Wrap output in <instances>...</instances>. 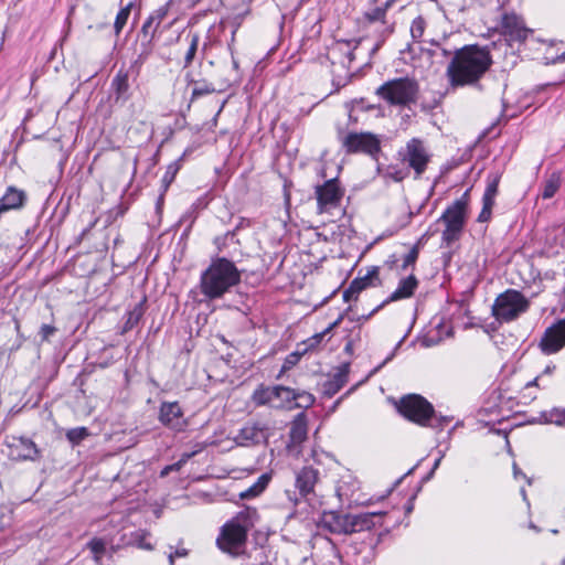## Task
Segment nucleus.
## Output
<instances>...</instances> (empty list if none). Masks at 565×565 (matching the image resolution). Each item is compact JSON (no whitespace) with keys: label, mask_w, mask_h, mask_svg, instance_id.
Here are the masks:
<instances>
[{"label":"nucleus","mask_w":565,"mask_h":565,"mask_svg":"<svg viewBox=\"0 0 565 565\" xmlns=\"http://www.w3.org/2000/svg\"><path fill=\"white\" fill-rule=\"evenodd\" d=\"M180 167L178 162H172L167 167V170L162 177V186L163 191L166 192L170 184L173 182Z\"/></svg>","instance_id":"nucleus-34"},{"label":"nucleus","mask_w":565,"mask_h":565,"mask_svg":"<svg viewBox=\"0 0 565 565\" xmlns=\"http://www.w3.org/2000/svg\"><path fill=\"white\" fill-rule=\"evenodd\" d=\"M175 555H177V556H185V555H186V551H185V550L177 551V552H175Z\"/></svg>","instance_id":"nucleus-51"},{"label":"nucleus","mask_w":565,"mask_h":565,"mask_svg":"<svg viewBox=\"0 0 565 565\" xmlns=\"http://www.w3.org/2000/svg\"><path fill=\"white\" fill-rule=\"evenodd\" d=\"M561 186V174L552 173L543 183L542 198L547 200L553 198Z\"/></svg>","instance_id":"nucleus-28"},{"label":"nucleus","mask_w":565,"mask_h":565,"mask_svg":"<svg viewBox=\"0 0 565 565\" xmlns=\"http://www.w3.org/2000/svg\"><path fill=\"white\" fill-rule=\"evenodd\" d=\"M341 320V317L338 318L334 322H332L328 328H326L323 331L319 332V333H316L313 334L312 337H310L309 339H307L303 344L306 345V349L305 351L307 350H312L315 349L316 347H318L321 341L323 340V338L333 329L335 328L339 322Z\"/></svg>","instance_id":"nucleus-31"},{"label":"nucleus","mask_w":565,"mask_h":565,"mask_svg":"<svg viewBox=\"0 0 565 565\" xmlns=\"http://www.w3.org/2000/svg\"><path fill=\"white\" fill-rule=\"evenodd\" d=\"M385 305L386 303H384V301H383L379 307H376L373 311H371V315H374L375 311H377L379 309H381Z\"/></svg>","instance_id":"nucleus-54"},{"label":"nucleus","mask_w":565,"mask_h":565,"mask_svg":"<svg viewBox=\"0 0 565 565\" xmlns=\"http://www.w3.org/2000/svg\"><path fill=\"white\" fill-rule=\"evenodd\" d=\"M276 395H277V385L276 386H258L253 395L252 401L256 406H271L276 408Z\"/></svg>","instance_id":"nucleus-23"},{"label":"nucleus","mask_w":565,"mask_h":565,"mask_svg":"<svg viewBox=\"0 0 565 565\" xmlns=\"http://www.w3.org/2000/svg\"><path fill=\"white\" fill-rule=\"evenodd\" d=\"M412 509H413V507H412V505H408V507H407V512H411V511H412Z\"/></svg>","instance_id":"nucleus-59"},{"label":"nucleus","mask_w":565,"mask_h":565,"mask_svg":"<svg viewBox=\"0 0 565 565\" xmlns=\"http://www.w3.org/2000/svg\"><path fill=\"white\" fill-rule=\"evenodd\" d=\"M395 0H387L383 7H377L365 13V18L370 22L381 21L384 22L387 9Z\"/></svg>","instance_id":"nucleus-33"},{"label":"nucleus","mask_w":565,"mask_h":565,"mask_svg":"<svg viewBox=\"0 0 565 565\" xmlns=\"http://www.w3.org/2000/svg\"><path fill=\"white\" fill-rule=\"evenodd\" d=\"M349 364H343L338 371L323 384V394L332 397L337 394L348 382Z\"/></svg>","instance_id":"nucleus-19"},{"label":"nucleus","mask_w":565,"mask_h":565,"mask_svg":"<svg viewBox=\"0 0 565 565\" xmlns=\"http://www.w3.org/2000/svg\"><path fill=\"white\" fill-rule=\"evenodd\" d=\"M350 513H339L335 511L324 512L322 515V526L334 534H350Z\"/></svg>","instance_id":"nucleus-17"},{"label":"nucleus","mask_w":565,"mask_h":565,"mask_svg":"<svg viewBox=\"0 0 565 565\" xmlns=\"http://www.w3.org/2000/svg\"><path fill=\"white\" fill-rule=\"evenodd\" d=\"M498 184L499 181L497 178H494L492 181L488 183L482 196V201L494 203V199L498 193Z\"/></svg>","instance_id":"nucleus-40"},{"label":"nucleus","mask_w":565,"mask_h":565,"mask_svg":"<svg viewBox=\"0 0 565 565\" xmlns=\"http://www.w3.org/2000/svg\"><path fill=\"white\" fill-rule=\"evenodd\" d=\"M315 195L318 213L332 215L335 210L340 209L344 189L340 185L339 180L334 178L317 185Z\"/></svg>","instance_id":"nucleus-9"},{"label":"nucleus","mask_w":565,"mask_h":565,"mask_svg":"<svg viewBox=\"0 0 565 565\" xmlns=\"http://www.w3.org/2000/svg\"><path fill=\"white\" fill-rule=\"evenodd\" d=\"M106 541L104 539L94 537L87 543V548L92 552L96 564L100 565L103 556L106 553Z\"/></svg>","instance_id":"nucleus-30"},{"label":"nucleus","mask_w":565,"mask_h":565,"mask_svg":"<svg viewBox=\"0 0 565 565\" xmlns=\"http://www.w3.org/2000/svg\"><path fill=\"white\" fill-rule=\"evenodd\" d=\"M214 92H215V88L213 86L204 85V86H200V87H194L193 92H192V96L200 97V96L207 95V94H211Z\"/></svg>","instance_id":"nucleus-45"},{"label":"nucleus","mask_w":565,"mask_h":565,"mask_svg":"<svg viewBox=\"0 0 565 565\" xmlns=\"http://www.w3.org/2000/svg\"><path fill=\"white\" fill-rule=\"evenodd\" d=\"M89 435L88 429L86 427H76L72 428L66 433V437L68 441L74 445L79 444Z\"/></svg>","instance_id":"nucleus-35"},{"label":"nucleus","mask_w":565,"mask_h":565,"mask_svg":"<svg viewBox=\"0 0 565 565\" xmlns=\"http://www.w3.org/2000/svg\"><path fill=\"white\" fill-rule=\"evenodd\" d=\"M501 29L503 35L507 36L508 41L511 43H523L527 36L532 34V30L525 26L523 19L513 12L502 15Z\"/></svg>","instance_id":"nucleus-12"},{"label":"nucleus","mask_w":565,"mask_h":565,"mask_svg":"<svg viewBox=\"0 0 565 565\" xmlns=\"http://www.w3.org/2000/svg\"><path fill=\"white\" fill-rule=\"evenodd\" d=\"M562 565H565V558L562 561Z\"/></svg>","instance_id":"nucleus-60"},{"label":"nucleus","mask_w":565,"mask_h":565,"mask_svg":"<svg viewBox=\"0 0 565 565\" xmlns=\"http://www.w3.org/2000/svg\"><path fill=\"white\" fill-rule=\"evenodd\" d=\"M468 203L469 191H466L460 199L456 200L444 211L439 218L445 224L441 238L447 246L458 241L463 231Z\"/></svg>","instance_id":"nucleus-6"},{"label":"nucleus","mask_w":565,"mask_h":565,"mask_svg":"<svg viewBox=\"0 0 565 565\" xmlns=\"http://www.w3.org/2000/svg\"><path fill=\"white\" fill-rule=\"evenodd\" d=\"M296 398V391L282 385H277L276 408L292 407L291 404Z\"/></svg>","instance_id":"nucleus-27"},{"label":"nucleus","mask_w":565,"mask_h":565,"mask_svg":"<svg viewBox=\"0 0 565 565\" xmlns=\"http://www.w3.org/2000/svg\"><path fill=\"white\" fill-rule=\"evenodd\" d=\"M565 347V319H561L548 327L541 341L540 348L545 354H553Z\"/></svg>","instance_id":"nucleus-13"},{"label":"nucleus","mask_w":565,"mask_h":565,"mask_svg":"<svg viewBox=\"0 0 565 565\" xmlns=\"http://www.w3.org/2000/svg\"><path fill=\"white\" fill-rule=\"evenodd\" d=\"M417 286L418 281L416 277L414 275H409L408 277L399 281L395 291L391 294V296L384 301V303L412 297Z\"/></svg>","instance_id":"nucleus-20"},{"label":"nucleus","mask_w":565,"mask_h":565,"mask_svg":"<svg viewBox=\"0 0 565 565\" xmlns=\"http://www.w3.org/2000/svg\"><path fill=\"white\" fill-rule=\"evenodd\" d=\"M379 285H381L379 268L373 267L363 277H358L350 284L349 288L343 292V298L345 301L356 299L362 290Z\"/></svg>","instance_id":"nucleus-15"},{"label":"nucleus","mask_w":565,"mask_h":565,"mask_svg":"<svg viewBox=\"0 0 565 565\" xmlns=\"http://www.w3.org/2000/svg\"><path fill=\"white\" fill-rule=\"evenodd\" d=\"M140 316H141L140 311L135 310V311L130 312L129 319L127 321V326L129 324L131 327L135 322H137L139 320Z\"/></svg>","instance_id":"nucleus-47"},{"label":"nucleus","mask_w":565,"mask_h":565,"mask_svg":"<svg viewBox=\"0 0 565 565\" xmlns=\"http://www.w3.org/2000/svg\"><path fill=\"white\" fill-rule=\"evenodd\" d=\"M492 64L490 52L484 47L468 45L456 51L447 67L451 87L476 85Z\"/></svg>","instance_id":"nucleus-1"},{"label":"nucleus","mask_w":565,"mask_h":565,"mask_svg":"<svg viewBox=\"0 0 565 565\" xmlns=\"http://www.w3.org/2000/svg\"><path fill=\"white\" fill-rule=\"evenodd\" d=\"M271 480L270 473H263L258 479L246 490L242 491L238 497L242 500H250L260 495L268 487Z\"/></svg>","instance_id":"nucleus-25"},{"label":"nucleus","mask_w":565,"mask_h":565,"mask_svg":"<svg viewBox=\"0 0 565 565\" xmlns=\"http://www.w3.org/2000/svg\"><path fill=\"white\" fill-rule=\"evenodd\" d=\"M159 420L166 427L182 431L185 429L188 422L178 402H163L159 409Z\"/></svg>","instance_id":"nucleus-14"},{"label":"nucleus","mask_w":565,"mask_h":565,"mask_svg":"<svg viewBox=\"0 0 565 565\" xmlns=\"http://www.w3.org/2000/svg\"><path fill=\"white\" fill-rule=\"evenodd\" d=\"M158 28H154V23L148 18L142 26H141V35L143 39V45L146 46L142 53L139 55L138 60L134 62L131 67H135L137 64L141 65L142 62L147 58V56L151 52L150 44L152 40L154 39L156 32Z\"/></svg>","instance_id":"nucleus-21"},{"label":"nucleus","mask_w":565,"mask_h":565,"mask_svg":"<svg viewBox=\"0 0 565 565\" xmlns=\"http://www.w3.org/2000/svg\"><path fill=\"white\" fill-rule=\"evenodd\" d=\"M239 279V271L232 262L217 258L201 274L199 287L206 299L214 300L237 285Z\"/></svg>","instance_id":"nucleus-2"},{"label":"nucleus","mask_w":565,"mask_h":565,"mask_svg":"<svg viewBox=\"0 0 565 565\" xmlns=\"http://www.w3.org/2000/svg\"><path fill=\"white\" fill-rule=\"evenodd\" d=\"M545 423H553L558 426L565 425V413L559 411H552L548 414H544Z\"/></svg>","instance_id":"nucleus-42"},{"label":"nucleus","mask_w":565,"mask_h":565,"mask_svg":"<svg viewBox=\"0 0 565 565\" xmlns=\"http://www.w3.org/2000/svg\"><path fill=\"white\" fill-rule=\"evenodd\" d=\"M253 514H256L255 510L242 511L221 527L216 545L222 552L233 557L245 553L248 531L254 525Z\"/></svg>","instance_id":"nucleus-3"},{"label":"nucleus","mask_w":565,"mask_h":565,"mask_svg":"<svg viewBox=\"0 0 565 565\" xmlns=\"http://www.w3.org/2000/svg\"><path fill=\"white\" fill-rule=\"evenodd\" d=\"M111 88L115 92L116 103L119 100L126 102L128 99L129 85V73L125 70H119L118 73L111 81Z\"/></svg>","instance_id":"nucleus-22"},{"label":"nucleus","mask_w":565,"mask_h":565,"mask_svg":"<svg viewBox=\"0 0 565 565\" xmlns=\"http://www.w3.org/2000/svg\"><path fill=\"white\" fill-rule=\"evenodd\" d=\"M513 473L514 477L518 479L519 477L525 478V476L521 472V470L516 467V465H513Z\"/></svg>","instance_id":"nucleus-49"},{"label":"nucleus","mask_w":565,"mask_h":565,"mask_svg":"<svg viewBox=\"0 0 565 565\" xmlns=\"http://www.w3.org/2000/svg\"><path fill=\"white\" fill-rule=\"evenodd\" d=\"M290 438L294 443H301L307 438V420L303 414H299L292 422Z\"/></svg>","instance_id":"nucleus-26"},{"label":"nucleus","mask_w":565,"mask_h":565,"mask_svg":"<svg viewBox=\"0 0 565 565\" xmlns=\"http://www.w3.org/2000/svg\"><path fill=\"white\" fill-rule=\"evenodd\" d=\"M418 92L419 86L414 78L399 77L379 86L375 94L391 106L405 107L416 103Z\"/></svg>","instance_id":"nucleus-5"},{"label":"nucleus","mask_w":565,"mask_h":565,"mask_svg":"<svg viewBox=\"0 0 565 565\" xmlns=\"http://www.w3.org/2000/svg\"><path fill=\"white\" fill-rule=\"evenodd\" d=\"M529 306V300L520 291L509 289L494 300L492 316L500 322H510L525 312Z\"/></svg>","instance_id":"nucleus-7"},{"label":"nucleus","mask_w":565,"mask_h":565,"mask_svg":"<svg viewBox=\"0 0 565 565\" xmlns=\"http://www.w3.org/2000/svg\"><path fill=\"white\" fill-rule=\"evenodd\" d=\"M320 463L321 459L313 454L312 463L305 465L296 472L295 487L301 498L306 499L315 493V488L321 480Z\"/></svg>","instance_id":"nucleus-10"},{"label":"nucleus","mask_w":565,"mask_h":565,"mask_svg":"<svg viewBox=\"0 0 565 565\" xmlns=\"http://www.w3.org/2000/svg\"><path fill=\"white\" fill-rule=\"evenodd\" d=\"M521 494H522L523 499L525 500L526 499V492H525L524 489H521Z\"/></svg>","instance_id":"nucleus-57"},{"label":"nucleus","mask_w":565,"mask_h":565,"mask_svg":"<svg viewBox=\"0 0 565 565\" xmlns=\"http://www.w3.org/2000/svg\"><path fill=\"white\" fill-rule=\"evenodd\" d=\"M193 455H194V452L183 454L179 461H177V462H174L172 465L166 466L161 470L160 476L161 477H167L172 471H179Z\"/></svg>","instance_id":"nucleus-38"},{"label":"nucleus","mask_w":565,"mask_h":565,"mask_svg":"<svg viewBox=\"0 0 565 565\" xmlns=\"http://www.w3.org/2000/svg\"><path fill=\"white\" fill-rule=\"evenodd\" d=\"M341 142L349 153L362 152L375 157L381 150L380 139L371 132H350Z\"/></svg>","instance_id":"nucleus-11"},{"label":"nucleus","mask_w":565,"mask_h":565,"mask_svg":"<svg viewBox=\"0 0 565 565\" xmlns=\"http://www.w3.org/2000/svg\"><path fill=\"white\" fill-rule=\"evenodd\" d=\"M540 379H541V377H540V376H537V377H535L533 381L529 382V383L526 384L525 388H529V387H531V386H533V385L539 386V381H540Z\"/></svg>","instance_id":"nucleus-50"},{"label":"nucleus","mask_w":565,"mask_h":565,"mask_svg":"<svg viewBox=\"0 0 565 565\" xmlns=\"http://www.w3.org/2000/svg\"><path fill=\"white\" fill-rule=\"evenodd\" d=\"M265 438L264 429L256 424H247L239 429L234 441L242 447H248L262 443Z\"/></svg>","instance_id":"nucleus-18"},{"label":"nucleus","mask_w":565,"mask_h":565,"mask_svg":"<svg viewBox=\"0 0 565 565\" xmlns=\"http://www.w3.org/2000/svg\"><path fill=\"white\" fill-rule=\"evenodd\" d=\"M170 565H174V555L172 553L169 554Z\"/></svg>","instance_id":"nucleus-52"},{"label":"nucleus","mask_w":565,"mask_h":565,"mask_svg":"<svg viewBox=\"0 0 565 565\" xmlns=\"http://www.w3.org/2000/svg\"><path fill=\"white\" fill-rule=\"evenodd\" d=\"M418 254H419L418 246L417 245L413 246L411 248V250L405 255V257L403 259L402 268L406 269L408 266L414 265L418 258Z\"/></svg>","instance_id":"nucleus-43"},{"label":"nucleus","mask_w":565,"mask_h":565,"mask_svg":"<svg viewBox=\"0 0 565 565\" xmlns=\"http://www.w3.org/2000/svg\"><path fill=\"white\" fill-rule=\"evenodd\" d=\"M10 456L14 460L34 461L40 457V451L31 439L20 437L13 438V441L10 445Z\"/></svg>","instance_id":"nucleus-16"},{"label":"nucleus","mask_w":565,"mask_h":565,"mask_svg":"<svg viewBox=\"0 0 565 565\" xmlns=\"http://www.w3.org/2000/svg\"><path fill=\"white\" fill-rule=\"evenodd\" d=\"M379 516L380 513L350 514V534L371 530L375 525L374 519Z\"/></svg>","instance_id":"nucleus-24"},{"label":"nucleus","mask_w":565,"mask_h":565,"mask_svg":"<svg viewBox=\"0 0 565 565\" xmlns=\"http://www.w3.org/2000/svg\"><path fill=\"white\" fill-rule=\"evenodd\" d=\"M233 67H234L235 70H237V68H238V62H237L235 58H233Z\"/></svg>","instance_id":"nucleus-55"},{"label":"nucleus","mask_w":565,"mask_h":565,"mask_svg":"<svg viewBox=\"0 0 565 565\" xmlns=\"http://www.w3.org/2000/svg\"><path fill=\"white\" fill-rule=\"evenodd\" d=\"M398 411L405 418L420 426L444 428L450 422L447 417H437L433 405L416 394L403 397Z\"/></svg>","instance_id":"nucleus-4"},{"label":"nucleus","mask_w":565,"mask_h":565,"mask_svg":"<svg viewBox=\"0 0 565 565\" xmlns=\"http://www.w3.org/2000/svg\"><path fill=\"white\" fill-rule=\"evenodd\" d=\"M558 61H565V53L557 57Z\"/></svg>","instance_id":"nucleus-58"},{"label":"nucleus","mask_w":565,"mask_h":565,"mask_svg":"<svg viewBox=\"0 0 565 565\" xmlns=\"http://www.w3.org/2000/svg\"><path fill=\"white\" fill-rule=\"evenodd\" d=\"M440 460H441V458H438V459L435 461L434 467H433V471H434L435 469H437V467H438V466H439V463H440Z\"/></svg>","instance_id":"nucleus-53"},{"label":"nucleus","mask_w":565,"mask_h":565,"mask_svg":"<svg viewBox=\"0 0 565 565\" xmlns=\"http://www.w3.org/2000/svg\"><path fill=\"white\" fill-rule=\"evenodd\" d=\"M185 40L188 41L189 46L184 54V67H188L193 63L194 57L196 55L199 42H200V35L198 33H189L185 36Z\"/></svg>","instance_id":"nucleus-29"},{"label":"nucleus","mask_w":565,"mask_h":565,"mask_svg":"<svg viewBox=\"0 0 565 565\" xmlns=\"http://www.w3.org/2000/svg\"><path fill=\"white\" fill-rule=\"evenodd\" d=\"M149 536V533L146 532V531H136L134 534H132V537H134V542L136 543V545L140 548H143V550H152V545L147 542V537Z\"/></svg>","instance_id":"nucleus-41"},{"label":"nucleus","mask_w":565,"mask_h":565,"mask_svg":"<svg viewBox=\"0 0 565 565\" xmlns=\"http://www.w3.org/2000/svg\"><path fill=\"white\" fill-rule=\"evenodd\" d=\"M405 173H403L402 171H395L393 174H392V178L395 180V181H402L404 180L405 178Z\"/></svg>","instance_id":"nucleus-48"},{"label":"nucleus","mask_w":565,"mask_h":565,"mask_svg":"<svg viewBox=\"0 0 565 565\" xmlns=\"http://www.w3.org/2000/svg\"><path fill=\"white\" fill-rule=\"evenodd\" d=\"M315 397L312 394L307 392H296V398L294 399V406L296 407H309L313 404Z\"/></svg>","instance_id":"nucleus-39"},{"label":"nucleus","mask_w":565,"mask_h":565,"mask_svg":"<svg viewBox=\"0 0 565 565\" xmlns=\"http://www.w3.org/2000/svg\"><path fill=\"white\" fill-rule=\"evenodd\" d=\"M554 369H555V366H553V367L547 366V367L545 369L544 373H551V372H552V370H554Z\"/></svg>","instance_id":"nucleus-56"},{"label":"nucleus","mask_w":565,"mask_h":565,"mask_svg":"<svg viewBox=\"0 0 565 565\" xmlns=\"http://www.w3.org/2000/svg\"><path fill=\"white\" fill-rule=\"evenodd\" d=\"M494 203L482 201V210L478 215V222H488L492 215V207Z\"/></svg>","instance_id":"nucleus-44"},{"label":"nucleus","mask_w":565,"mask_h":565,"mask_svg":"<svg viewBox=\"0 0 565 565\" xmlns=\"http://www.w3.org/2000/svg\"><path fill=\"white\" fill-rule=\"evenodd\" d=\"M170 9V2H167L166 4L159 7L157 10H154L148 18L154 23V28H159L161 22L166 19L168 15Z\"/></svg>","instance_id":"nucleus-37"},{"label":"nucleus","mask_w":565,"mask_h":565,"mask_svg":"<svg viewBox=\"0 0 565 565\" xmlns=\"http://www.w3.org/2000/svg\"><path fill=\"white\" fill-rule=\"evenodd\" d=\"M426 28V22L423 17H417L413 20L411 25V34L412 38L416 41H419L424 35V31Z\"/></svg>","instance_id":"nucleus-36"},{"label":"nucleus","mask_w":565,"mask_h":565,"mask_svg":"<svg viewBox=\"0 0 565 565\" xmlns=\"http://www.w3.org/2000/svg\"><path fill=\"white\" fill-rule=\"evenodd\" d=\"M132 6H134V3L129 2L124 8H121L120 11L117 13L116 19H115V23H114V29H115L116 35H119V33L121 32V30L126 25L127 20H128L129 15H130V11H131Z\"/></svg>","instance_id":"nucleus-32"},{"label":"nucleus","mask_w":565,"mask_h":565,"mask_svg":"<svg viewBox=\"0 0 565 565\" xmlns=\"http://www.w3.org/2000/svg\"><path fill=\"white\" fill-rule=\"evenodd\" d=\"M398 157L403 164H406L414 171L415 179H418L426 172L433 154L424 140L412 138L398 151Z\"/></svg>","instance_id":"nucleus-8"},{"label":"nucleus","mask_w":565,"mask_h":565,"mask_svg":"<svg viewBox=\"0 0 565 565\" xmlns=\"http://www.w3.org/2000/svg\"><path fill=\"white\" fill-rule=\"evenodd\" d=\"M55 331V328L50 324H43L41 327V334L43 339H47L50 335H52Z\"/></svg>","instance_id":"nucleus-46"}]
</instances>
